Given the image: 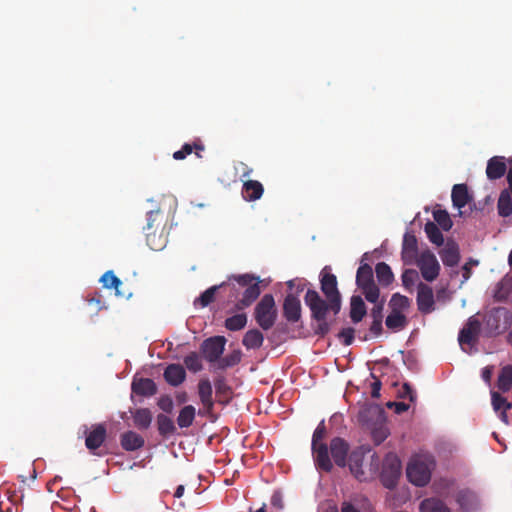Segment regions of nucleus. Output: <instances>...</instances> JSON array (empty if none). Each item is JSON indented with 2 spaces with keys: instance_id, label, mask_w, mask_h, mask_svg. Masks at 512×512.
Returning a JSON list of instances; mask_svg holds the SVG:
<instances>
[{
  "instance_id": "1",
  "label": "nucleus",
  "mask_w": 512,
  "mask_h": 512,
  "mask_svg": "<svg viewBox=\"0 0 512 512\" xmlns=\"http://www.w3.org/2000/svg\"><path fill=\"white\" fill-rule=\"evenodd\" d=\"M326 266L320 274L321 291L326 299L314 289H308L304 296V302L311 311V318L317 322L314 332L318 336H325L330 331V324L326 321L329 311L337 315L341 309V294L338 290L337 278L334 274L328 272Z\"/></svg>"
},
{
  "instance_id": "2",
  "label": "nucleus",
  "mask_w": 512,
  "mask_h": 512,
  "mask_svg": "<svg viewBox=\"0 0 512 512\" xmlns=\"http://www.w3.org/2000/svg\"><path fill=\"white\" fill-rule=\"evenodd\" d=\"M326 434L325 422L322 420L312 435L311 451L316 469L330 473L333 470V464L328 454V445L324 442Z\"/></svg>"
},
{
  "instance_id": "3",
  "label": "nucleus",
  "mask_w": 512,
  "mask_h": 512,
  "mask_svg": "<svg viewBox=\"0 0 512 512\" xmlns=\"http://www.w3.org/2000/svg\"><path fill=\"white\" fill-rule=\"evenodd\" d=\"M147 224L143 227L147 245L154 251L162 250L166 245L164 231V215L157 210H151L146 215Z\"/></svg>"
},
{
  "instance_id": "4",
  "label": "nucleus",
  "mask_w": 512,
  "mask_h": 512,
  "mask_svg": "<svg viewBox=\"0 0 512 512\" xmlns=\"http://www.w3.org/2000/svg\"><path fill=\"white\" fill-rule=\"evenodd\" d=\"M278 316L275 299L272 294H265L256 304L254 318L260 328L267 331L276 323Z\"/></svg>"
},
{
  "instance_id": "5",
  "label": "nucleus",
  "mask_w": 512,
  "mask_h": 512,
  "mask_svg": "<svg viewBox=\"0 0 512 512\" xmlns=\"http://www.w3.org/2000/svg\"><path fill=\"white\" fill-rule=\"evenodd\" d=\"M432 467L433 462L428 458H412L406 469L407 478L415 486L423 487L431 479Z\"/></svg>"
},
{
  "instance_id": "6",
  "label": "nucleus",
  "mask_w": 512,
  "mask_h": 512,
  "mask_svg": "<svg viewBox=\"0 0 512 512\" xmlns=\"http://www.w3.org/2000/svg\"><path fill=\"white\" fill-rule=\"evenodd\" d=\"M356 284L370 303H376L379 299V288L374 281L372 267L363 263L359 266L356 273Z\"/></svg>"
},
{
  "instance_id": "7",
  "label": "nucleus",
  "mask_w": 512,
  "mask_h": 512,
  "mask_svg": "<svg viewBox=\"0 0 512 512\" xmlns=\"http://www.w3.org/2000/svg\"><path fill=\"white\" fill-rule=\"evenodd\" d=\"M401 475V462L397 455L390 453L388 454L383 462L381 472V482L388 488L393 489L398 482Z\"/></svg>"
},
{
  "instance_id": "8",
  "label": "nucleus",
  "mask_w": 512,
  "mask_h": 512,
  "mask_svg": "<svg viewBox=\"0 0 512 512\" xmlns=\"http://www.w3.org/2000/svg\"><path fill=\"white\" fill-rule=\"evenodd\" d=\"M512 325V313L505 307L494 308L488 317L487 326L495 333L506 331Z\"/></svg>"
},
{
  "instance_id": "9",
  "label": "nucleus",
  "mask_w": 512,
  "mask_h": 512,
  "mask_svg": "<svg viewBox=\"0 0 512 512\" xmlns=\"http://www.w3.org/2000/svg\"><path fill=\"white\" fill-rule=\"evenodd\" d=\"M226 338L224 336H213L204 340L200 346L203 357L210 363H218L224 352Z\"/></svg>"
},
{
  "instance_id": "10",
  "label": "nucleus",
  "mask_w": 512,
  "mask_h": 512,
  "mask_svg": "<svg viewBox=\"0 0 512 512\" xmlns=\"http://www.w3.org/2000/svg\"><path fill=\"white\" fill-rule=\"evenodd\" d=\"M417 266L421 271L422 277L429 282L435 280L440 272V265L436 256L430 251L422 252L417 259Z\"/></svg>"
},
{
  "instance_id": "11",
  "label": "nucleus",
  "mask_w": 512,
  "mask_h": 512,
  "mask_svg": "<svg viewBox=\"0 0 512 512\" xmlns=\"http://www.w3.org/2000/svg\"><path fill=\"white\" fill-rule=\"evenodd\" d=\"M329 451L331 454L330 459L332 464H335L340 468L347 466V459L350 454V445L345 439L341 437L332 438L328 446V452Z\"/></svg>"
},
{
  "instance_id": "12",
  "label": "nucleus",
  "mask_w": 512,
  "mask_h": 512,
  "mask_svg": "<svg viewBox=\"0 0 512 512\" xmlns=\"http://www.w3.org/2000/svg\"><path fill=\"white\" fill-rule=\"evenodd\" d=\"M481 322L476 316H471L458 335V342L464 349V345L474 346L479 340Z\"/></svg>"
},
{
  "instance_id": "13",
  "label": "nucleus",
  "mask_w": 512,
  "mask_h": 512,
  "mask_svg": "<svg viewBox=\"0 0 512 512\" xmlns=\"http://www.w3.org/2000/svg\"><path fill=\"white\" fill-rule=\"evenodd\" d=\"M107 437V430L103 424L95 425L86 434L85 446L94 455H100L96 450L99 449L105 442Z\"/></svg>"
},
{
  "instance_id": "14",
  "label": "nucleus",
  "mask_w": 512,
  "mask_h": 512,
  "mask_svg": "<svg viewBox=\"0 0 512 512\" xmlns=\"http://www.w3.org/2000/svg\"><path fill=\"white\" fill-rule=\"evenodd\" d=\"M455 500L462 512H475L480 505L477 494L468 488L459 490L455 496Z\"/></svg>"
},
{
  "instance_id": "15",
  "label": "nucleus",
  "mask_w": 512,
  "mask_h": 512,
  "mask_svg": "<svg viewBox=\"0 0 512 512\" xmlns=\"http://www.w3.org/2000/svg\"><path fill=\"white\" fill-rule=\"evenodd\" d=\"M434 295L430 286L420 283L417 291L418 310L423 314L431 313L434 310Z\"/></svg>"
},
{
  "instance_id": "16",
  "label": "nucleus",
  "mask_w": 512,
  "mask_h": 512,
  "mask_svg": "<svg viewBox=\"0 0 512 512\" xmlns=\"http://www.w3.org/2000/svg\"><path fill=\"white\" fill-rule=\"evenodd\" d=\"M283 315L288 322L295 323L301 319V303L297 296L288 294L283 303Z\"/></svg>"
},
{
  "instance_id": "17",
  "label": "nucleus",
  "mask_w": 512,
  "mask_h": 512,
  "mask_svg": "<svg viewBox=\"0 0 512 512\" xmlns=\"http://www.w3.org/2000/svg\"><path fill=\"white\" fill-rule=\"evenodd\" d=\"M364 461V451L362 448H357L350 452L347 459V465L349 466L350 472L359 481L366 479L365 472L362 469Z\"/></svg>"
},
{
  "instance_id": "18",
  "label": "nucleus",
  "mask_w": 512,
  "mask_h": 512,
  "mask_svg": "<svg viewBox=\"0 0 512 512\" xmlns=\"http://www.w3.org/2000/svg\"><path fill=\"white\" fill-rule=\"evenodd\" d=\"M261 280L255 281L252 285L246 287L243 292L242 298L235 303V310L241 311L251 306L261 294L260 284Z\"/></svg>"
},
{
  "instance_id": "19",
  "label": "nucleus",
  "mask_w": 512,
  "mask_h": 512,
  "mask_svg": "<svg viewBox=\"0 0 512 512\" xmlns=\"http://www.w3.org/2000/svg\"><path fill=\"white\" fill-rule=\"evenodd\" d=\"M163 377L169 385L177 387L185 381L186 371L180 364H169L164 370Z\"/></svg>"
},
{
  "instance_id": "20",
  "label": "nucleus",
  "mask_w": 512,
  "mask_h": 512,
  "mask_svg": "<svg viewBox=\"0 0 512 512\" xmlns=\"http://www.w3.org/2000/svg\"><path fill=\"white\" fill-rule=\"evenodd\" d=\"M451 199L453 206L462 209L473 200L466 184H455L452 188Z\"/></svg>"
},
{
  "instance_id": "21",
  "label": "nucleus",
  "mask_w": 512,
  "mask_h": 512,
  "mask_svg": "<svg viewBox=\"0 0 512 512\" xmlns=\"http://www.w3.org/2000/svg\"><path fill=\"white\" fill-rule=\"evenodd\" d=\"M440 258L445 266L454 267L460 260L459 246L454 241H448L445 247L439 252Z\"/></svg>"
},
{
  "instance_id": "22",
  "label": "nucleus",
  "mask_w": 512,
  "mask_h": 512,
  "mask_svg": "<svg viewBox=\"0 0 512 512\" xmlns=\"http://www.w3.org/2000/svg\"><path fill=\"white\" fill-rule=\"evenodd\" d=\"M506 170L505 158L502 156H494L487 162L486 175L489 180L500 179L504 176Z\"/></svg>"
},
{
  "instance_id": "23",
  "label": "nucleus",
  "mask_w": 512,
  "mask_h": 512,
  "mask_svg": "<svg viewBox=\"0 0 512 512\" xmlns=\"http://www.w3.org/2000/svg\"><path fill=\"white\" fill-rule=\"evenodd\" d=\"M242 197L245 201L252 202L260 199L264 193L262 183L257 180L244 181L242 185Z\"/></svg>"
},
{
  "instance_id": "24",
  "label": "nucleus",
  "mask_w": 512,
  "mask_h": 512,
  "mask_svg": "<svg viewBox=\"0 0 512 512\" xmlns=\"http://www.w3.org/2000/svg\"><path fill=\"white\" fill-rule=\"evenodd\" d=\"M120 444L125 451L132 452L141 449L145 444V440L136 432L127 431L121 435Z\"/></svg>"
},
{
  "instance_id": "25",
  "label": "nucleus",
  "mask_w": 512,
  "mask_h": 512,
  "mask_svg": "<svg viewBox=\"0 0 512 512\" xmlns=\"http://www.w3.org/2000/svg\"><path fill=\"white\" fill-rule=\"evenodd\" d=\"M493 297L498 302H507L512 298V277L505 276L496 284Z\"/></svg>"
},
{
  "instance_id": "26",
  "label": "nucleus",
  "mask_w": 512,
  "mask_h": 512,
  "mask_svg": "<svg viewBox=\"0 0 512 512\" xmlns=\"http://www.w3.org/2000/svg\"><path fill=\"white\" fill-rule=\"evenodd\" d=\"M132 391L140 396H153L157 392L155 382L150 378H141L132 382Z\"/></svg>"
},
{
  "instance_id": "27",
  "label": "nucleus",
  "mask_w": 512,
  "mask_h": 512,
  "mask_svg": "<svg viewBox=\"0 0 512 512\" xmlns=\"http://www.w3.org/2000/svg\"><path fill=\"white\" fill-rule=\"evenodd\" d=\"M230 286V284L223 282L220 285H214L208 288L198 298L194 300V306H200L202 308L207 307L215 300V294L219 289Z\"/></svg>"
},
{
  "instance_id": "28",
  "label": "nucleus",
  "mask_w": 512,
  "mask_h": 512,
  "mask_svg": "<svg viewBox=\"0 0 512 512\" xmlns=\"http://www.w3.org/2000/svg\"><path fill=\"white\" fill-rule=\"evenodd\" d=\"M264 342L263 333L258 329H250L248 330L242 339V344L246 347V349H259Z\"/></svg>"
},
{
  "instance_id": "29",
  "label": "nucleus",
  "mask_w": 512,
  "mask_h": 512,
  "mask_svg": "<svg viewBox=\"0 0 512 512\" xmlns=\"http://www.w3.org/2000/svg\"><path fill=\"white\" fill-rule=\"evenodd\" d=\"M402 259L410 261L416 257L417 254V239L414 235L405 233L402 245Z\"/></svg>"
},
{
  "instance_id": "30",
  "label": "nucleus",
  "mask_w": 512,
  "mask_h": 512,
  "mask_svg": "<svg viewBox=\"0 0 512 512\" xmlns=\"http://www.w3.org/2000/svg\"><path fill=\"white\" fill-rule=\"evenodd\" d=\"M366 305L360 296H352L350 302V318L353 323H359L366 315Z\"/></svg>"
},
{
  "instance_id": "31",
  "label": "nucleus",
  "mask_w": 512,
  "mask_h": 512,
  "mask_svg": "<svg viewBox=\"0 0 512 512\" xmlns=\"http://www.w3.org/2000/svg\"><path fill=\"white\" fill-rule=\"evenodd\" d=\"M419 510L420 512H450L449 507L441 499L435 497L422 500Z\"/></svg>"
},
{
  "instance_id": "32",
  "label": "nucleus",
  "mask_w": 512,
  "mask_h": 512,
  "mask_svg": "<svg viewBox=\"0 0 512 512\" xmlns=\"http://www.w3.org/2000/svg\"><path fill=\"white\" fill-rule=\"evenodd\" d=\"M407 323V317L400 311H391L385 320L386 327L394 332L404 329Z\"/></svg>"
},
{
  "instance_id": "33",
  "label": "nucleus",
  "mask_w": 512,
  "mask_h": 512,
  "mask_svg": "<svg viewBox=\"0 0 512 512\" xmlns=\"http://www.w3.org/2000/svg\"><path fill=\"white\" fill-rule=\"evenodd\" d=\"M133 421L138 429L146 430L151 425L152 413L148 408L136 409L133 413Z\"/></svg>"
},
{
  "instance_id": "34",
  "label": "nucleus",
  "mask_w": 512,
  "mask_h": 512,
  "mask_svg": "<svg viewBox=\"0 0 512 512\" xmlns=\"http://www.w3.org/2000/svg\"><path fill=\"white\" fill-rule=\"evenodd\" d=\"M375 272L377 279L382 286H388L394 280V274L390 266L385 262H379L376 264Z\"/></svg>"
},
{
  "instance_id": "35",
  "label": "nucleus",
  "mask_w": 512,
  "mask_h": 512,
  "mask_svg": "<svg viewBox=\"0 0 512 512\" xmlns=\"http://www.w3.org/2000/svg\"><path fill=\"white\" fill-rule=\"evenodd\" d=\"M158 432L163 437L173 435L176 431L173 420L165 414L157 415Z\"/></svg>"
},
{
  "instance_id": "36",
  "label": "nucleus",
  "mask_w": 512,
  "mask_h": 512,
  "mask_svg": "<svg viewBox=\"0 0 512 512\" xmlns=\"http://www.w3.org/2000/svg\"><path fill=\"white\" fill-rule=\"evenodd\" d=\"M196 410L192 405L184 406L177 417V424L180 428H188L195 419Z\"/></svg>"
},
{
  "instance_id": "37",
  "label": "nucleus",
  "mask_w": 512,
  "mask_h": 512,
  "mask_svg": "<svg viewBox=\"0 0 512 512\" xmlns=\"http://www.w3.org/2000/svg\"><path fill=\"white\" fill-rule=\"evenodd\" d=\"M498 213L502 217H508L512 214V199L508 191L500 193L497 203Z\"/></svg>"
},
{
  "instance_id": "38",
  "label": "nucleus",
  "mask_w": 512,
  "mask_h": 512,
  "mask_svg": "<svg viewBox=\"0 0 512 512\" xmlns=\"http://www.w3.org/2000/svg\"><path fill=\"white\" fill-rule=\"evenodd\" d=\"M424 231L433 244L441 246L444 243V237L437 224L434 222H427L424 227Z\"/></svg>"
},
{
  "instance_id": "39",
  "label": "nucleus",
  "mask_w": 512,
  "mask_h": 512,
  "mask_svg": "<svg viewBox=\"0 0 512 512\" xmlns=\"http://www.w3.org/2000/svg\"><path fill=\"white\" fill-rule=\"evenodd\" d=\"M497 386L502 392H507L512 386V366H504L498 376Z\"/></svg>"
},
{
  "instance_id": "40",
  "label": "nucleus",
  "mask_w": 512,
  "mask_h": 512,
  "mask_svg": "<svg viewBox=\"0 0 512 512\" xmlns=\"http://www.w3.org/2000/svg\"><path fill=\"white\" fill-rule=\"evenodd\" d=\"M213 389L209 379H201L198 383V395L202 404H210Z\"/></svg>"
},
{
  "instance_id": "41",
  "label": "nucleus",
  "mask_w": 512,
  "mask_h": 512,
  "mask_svg": "<svg viewBox=\"0 0 512 512\" xmlns=\"http://www.w3.org/2000/svg\"><path fill=\"white\" fill-rule=\"evenodd\" d=\"M246 324L247 315L245 313L233 315L225 320V327L230 331H239L243 329Z\"/></svg>"
},
{
  "instance_id": "42",
  "label": "nucleus",
  "mask_w": 512,
  "mask_h": 512,
  "mask_svg": "<svg viewBox=\"0 0 512 512\" xmlns=\"http://www.w3.org/2000/svg\"><path fill=\"white\" fill-rule=\"evenodd\" d=\"M100 281L102 282L104 288H113L116 291V295H121L119 287L122 285V281L113 273V271L105 272L100 278Z\"/></svg>"
},
{
  "instance_id": "43",
  "label": "nucleus",
  "mask_w": 512,
  "mask_h": 512,
  "mask_svg": "<svg viewBox=\"0 0 512 512\" xmlns=\"http://www.w3.org/2000/svg\"><path fill=\"white\" fill-rule=\"evenodd\" d=\"M193 150H204V145L201 143L200 140L195 141L194 143H185L182 148L176 152L173 153V158L175 160H183L188 155H190Z\"/></svg>"
},
{
  "instance_id": "44",
  "label": "nucleus",
  "mask_w": 512,
  "mask_h": 512,
  "mask_svg": "<svg viewBox=\"0 0 512 512\" xmlns=\"http://www.w3.org/2000/svg\"><path fill=\"white\" fill-rule=\"evenodd\" d=\"M433 218L436 222L435 224H437V226H440L444 231H448L452 228L453 222L446 210L434 211Z\"/></svg>"
},
{
  "instance_id": "45",
  "label": "nucleus",
  "mask_w": 512,
  "mask_h": 512,
  "mask_svg": "<svg viewBox=\"0 0 512 512\" xmlns=\"http://www.w3.org/2000/svg\"><path fill=\"white\" fill-rule=\"evenodd\" d=\"M184 364L187 369L193 373H197L203 369L201 358L198 353L191 352L184 357Z\"/></svg>"
},
{
  "instance_id": "46",
  "label": "nucleus",
  "mask_w": 512,
  "mask_h": 512,
  "mask_svg": "<svg viewBox=\"0 0 512 512\" xmlns=\"http://www.w3.org/2000/svg\"><path fill=\"white\" fill-rule=\"evenodd\" d=\"M389 305L391 307V311H400L406 310L410 306V300L408 297L401 294L392 295Z\"/></svg>"
},
{
  "instance_id": "47",
  "label": "nucleus",
  "mask_w": 512,
  "mask_h": 512,
  "mask_svg": "<svg viewBox=\"0 0 512 512\" xmlns=\"http://www.w3.org/2000/svg\"><path fill=\"white\" fill-rule=\"evenodd\" d=\"M214 385L217 395L225 397L227 400L231 398L232 389L227 384L226 378L222 375L217 376L214 379Z\"/></svg>"
},
{
  "instance_id": "48",
  "label": "nucleus",
  "mask_w": 512,
  "mask_h": 512,
  "mask_svg": "<svg viewBox=\"0 0 512 512\" xmlns=\"http://www.w3.org/2000/svg\"><path fill=\"white\" fill-rule=\"evenodd\" d=\"M241 361V353L240 351H233L231 354L220 358V360L217 363L218 369H226L229 367H233L237 365Z\"/></svg>"
},
{
  "instance_id": "49",
  "label": "nucleus",
  "mask_w": 512,
  "mask_h": 512,
  "mask_svg": "<svg viewBox=\"0 0 512 512\" xmlns=\"http://www.w3.org/2000/svg\"><path fill=\"white\" fill-rule=\"evenodd\" d=\"M492 406L495 411L508 410L512 408V404L497 392L491 393Z\"/></svg>"
},
{
  "instance_id": "50",
  "label": "nucleus",
  "mask_w": 512,
  "mask_h": 512,
  "mask_svg": "<svg viewBox=\"0 0 512 512\" xmlns=\"http://www.w3.org/2000/svg\"><path fill=\"white\" fill-rule=\"evenodd\" d=\"M229 279L230 280L233 279L242 287H248L249 285H252L255 281L260 280V278L258 276H255L253 274H248V273L241 274V275H233Z\"/></svg>"
},
{
  "instance_id": "51",
  "label": "nucleus",
  "mask_w": 512,
  "mask_h": 512,
  "mask_svg": "<svg viewBox=\"0 0 512 512\" xmlns=\"http://www.w3.org/2000/svg\"><path fill=\"white\" fill-rule=\"evenodd\" d=\"M388 430L383 425L375 427L372 430V438L376 445L381 444L388 437Z\"/></svg>"
},
{
  "instance_id": "52",
  "label": "nucleus",
  "mask_w": 512,
  "mask_h": 512,
  "mask_svg": "<svg viewBox=\"0 0 512 512\" xmlns=\"http://www.w3.org/2000/svg\"><path fill=\"white\" fill-rule=\"evenodd\" d=\"M354 333H355V330L353 328L347 327V328H343L339 332L338 337L344 345L349 346L354 341Z\"/></svg>"
},
{
  "instance_id": "53",
  "label": "nucleus",
  "mask_w": 512,
  "mask_h": 512,
  "mask_svg": "<svg viewBox=\"0 0 512 512\" xmlns=\"http://www.w3.org/2000/svg\"><path fill=\"white\" fill-rule=\"evenodd\" d=\"M374 307L371 309L370 316L372 319H378L383 320V309H384V303L383 302H376L374 303Z\"/></svg>"
},
{
  "instance_id": "54",
  "label": "nucleus",
  "mask_w": 512,
  "mask_h": 512,
  "mask_svg": "<svg viewBox=\"0 0 512 512\" xmlns=\"http://www.w3.org/2000/svg\"><path fill=\"white\" fill-rule=\"evenodd\" d=\"M416 271L413 269H407L402 274V282L405 287L413 285Z\"/></svg>"
},
{
  "instance_id": "55",
  "label": "nucleus",
  "mask_w": 512,
  "mask_h": 512,
  "mask_svg": "<svg viewBox=\"0 0 512 512\" xmlns=\"http://www.w3.org/2000/svg\"><path fill=\"white\" fill-rule=\"evenodd\" d=\"M400 397L409 398V400L413 402L416 399V394L411 388V386L405 383L400 391Z\"/></svg>"
},
{
  "instance_id": "56",
  "label": "nucleus",
  "mask_w": 512,
  "mask_h": 512,
  "mask_svg": "<svg viewBox=\"0 0 512 512\" xmlns=\"http://www.w3.org/2000/svg\"><path fill=\"white\" fill-rule=\"evenodd\" d=\"M158 405L166 413H171L173 410V401L169 397H162L159 400Z\"/></svg>"
},
{
  "instance_id": "57",
  "label": "nucleus",
  "mask_w": 512,
  "mask_h": 512,
  "mask_svg": "<svg viewBox=\"0 0 512 512\" xmlns=\"http://www.w3.org/2000/svg\"><path fill=\"white\" fill-rule=\"evenodd\" d=\"M382 321L383 320H378V319H372V323L370 325V332L372 333L373 336L375 337H378L381 335L382 333Z\"/></svg>"
},
{
  "instance_id": "58",
  "label": "nucleus",
  "mask_w": 512,
  "mask_h": 512,
  "mask_svg": "<svg viewBox=\"0 0 512 512\" xmlns=\"http://www.w3.org/2000/svg\"><path fill=\"white\" fill-rule=\"evenodd\" d=\"M270 502L271 505L278 510H281L284 507L282 495L279 492L273 493Z\"/></svg>"
},
{
  "instance_id": "59",
  "label": "nucleus",
  "mask_w": 512,
  "mask_h": 512,
  "mask_svg": "<svg viewBox=\"0 0 512 512\" xmlns=\"http://www.w3.org/2000/svg\"><path fill=\"white\" fill-rule=\"evenodd\" d=\"M492 375H493V367L492 366H486L482 369V379L486 382V383H490L491 382V378H492Z\"/></svg>"
},
{
  "instance_id": "60",
  "label": "nucleus",
  "mask_w": 512,
  "mask_h": 512,
  "mask_svg": "<svg viewBox=\"0 0 512 512\" xmlns=\"http://www.w3.org/2000/svg\"><path fill=\"white\" fill-rule=\"evenodd\" d=\"M388 406L389 407L394 406L395 412L397 414H401L409 409V405L404 402H394V403H390Z\"/></svg>"
},
{
  "instance_id": "61",
  "label": "nucleus",
  "mask_w": 512,
  "mask_h": 512,
  "mask_svg": "<svg viewBox=\"0 0 512 512\" xmlns=\"http://www.w3.org/2000/svg\"><path fill=\"white\" fill-rule=\"evenodd\" d=\"M380 390H381V382H380V380L376 379V381H374L371 384V396L373 398H379Z\"/></svg>"
},
{
  "instance_id": "62",
  "label": "nucleus",
  "mask_w": 512,
  "mask_h": 512,
  "mask_svg": "<svg viewBox=\"0 0 512 512\" xmlns=\"http://www.w3.org/2000/svg\"><path fill=\"white\" fill-rule=\"evenodd\" d=\"M341 512H360V510L353 503L344 501L341 504Z\"/></svg>"
},
{
  "instance_id": "63",
  "label": "nucleus",
  "mask_w": 512,
  "mask_h": 512,
  "mask_svg": "<svg viewBox=\"0 0 512 512\" xmlns=\"http://www.w3.org/2000/svg\"><path fill=\"white\" fill-rule=\"evenodd\" d=\"M203 409L198 411V414L201 416L211 415L214 408V401L210 400V404H202Z\"/></svg>"
},
{
  "instance_id": "64",
  "label": "nucleus",
  "mask_w": 512,
  "mask_h": 512,
  "mask_svg": "<svg viewBox=\"0 0 512 512\" xmlns=\"http://www.w3.org/2000/svg\"><path fill=\"white\" fill-rule=\"evenodd\" d=\"M240 166L242 168V174L241 176L243 178H248L252 173V168L248 167L245 163H240Z\"/></svg>"
}]
</instances>
